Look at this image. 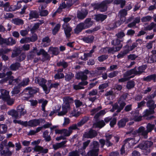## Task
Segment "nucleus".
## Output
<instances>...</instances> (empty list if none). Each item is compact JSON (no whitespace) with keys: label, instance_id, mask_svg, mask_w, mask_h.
<instances>
[{"label":"nucleus","instance_id":"30","mask_svg":"<svg viewBox=\"0 0 156 156\" xmlns=\"http://www.w3.org/2000/svg\"><path fill=\"white\" fill-rule=\"evenodd\" d=\"M8 129L7 125L5 124H0V134H4L5 133Z\"/></svg>","mask_w":156,"mask_h":156},{"label":"nucleus","instance_id":"26","mask_svg":"<svg viewBox=\"0 0 156 156\" xmlns=\"http://www.w3.org/2000/svg\"><path fill=\"white\" fill-rule=\"evenodd\" d=\"M12 23L16 25H22L24 23L23 20L20 18H16L13 19L12 20Z\"/></svg>","mask_w":156,"mask_h":156},{"label":"nucleus","instance_id":"48","mask_svg":"<svg viewBox=\"0 0 156 156\" xmlns=\"http://www.w3.org/2000/svg\"><path fill=\"white\" fill-rule=\"evenodd\" d=\"M108 57V55H102L98 57V60L100 62H102L107 59Z\"/></svg>","mask_w":156,"mask_h":156},{"label":"nucleus","instance_id":"1","mask_svg":"<svg viewBox=\"0 0 156 156\" xmlns=\"http://www.w3.org/2000/svg\"><path fill=\"white\" fill-rule=\"evenodd\" d=\"M111 2L110 0H105L100 3H92V6L94 10H97L102 12H105L107 10L108 5Z\"/></svg>","mask_w":156,"mask_h":156},{"label":"nucleus","instance_id":"4","mask_svg":"<svg viewBox=\"0 0 156 156\" xmlns=\"http://www.w3.org/2000/svg\"><path fill=\"white\" fill-rule=\"evenodd\" d=\"M26 89L28 93L25 94L24 98V100L27 101H28L30 98L34 97V94L39 91V89L35 87H28L26 88Z\"/></svg>","mask_w":156,"mask_h":156},{"label":"nucleus","instance_id":"22","mask_svg":"<svg viewBox=\"0 0 156 156\" xmlns=\"http://www.w3.org/2000/svg\"><path fill=\"white\" fill-rule=\"evenodd\" d=\"M48 52H51L52 54L54 55H57L59 53L58 48L57 47H50L48 50Z\"/></svg>","mask_w":156,"mask_h":156},{"label":"nucleus","instance_id":"28","mask_svg":"<svg viewBox=\"0 0 156 156\" xmlns=\"http://www.w3.org/2000/svg\"><path fill=\"white\" fill-rule=\"evenodd\" d=\"M95 125L96 127L101 129L105 126L106 124L103 120H101L96 121Z\"/></svg>","mask_w":156,"mask_h":156},{"label":"nucleus","instance_id":"45","mask_svg":"<svg viewBox=\"0 0 156 156\" xmlns=\"http://www.w3.org/2000/svg\"><path fill=\"white\" fill-rule=\"evenodd\" d=\"M40 27V24L37 23L34 24L33 27L30 29V31L32 34H33L35 32V30L37 29Z\"/></svg>","mask_w":156,"mask_h":156},{"label":"nucleus","instance_id":"12","mask_svg":"<svg viewBox=\"0 0 156 156\" xmlns=\"http://www.w3.org/2000/svg\"><path fill=\"white\" fill-rule=\"evenodd\" d=\"M125 143L126 146H128V148H132L134 145L136 144V142H135L134 139L133 138H128L125 140L124 141Z\"/></svg>","mask_w":156,"mask_h":156},{"label":"nucleus","instance_id":"47","mask_svg":"<svg viewBox=\"0 0 156 156\" xmlns=\"http://www.w3.org/2000/svg\"><path fill=\"white\" fill-rule=\"evenodd\" d=\"M156 26V23L155 24L154 22L151 23L149 25L145 27L144 28L145 30H151Z\"/></svg>","mask_w":156,"mask_h":156},{"label":"nucleus","instance_id":"14","mask_svg":"<svg viewBox=\"0 0 156 156\" xmlns=\"http://www.w3.org/2000/svg\"><path fill=\"white\" fill-rule=\"evenodd\" d=\"M107 15L103 14H98L94 15V19L97 22L101 21L102 22L105 20L107 17Z\"/></svg>","mask_w":156,"mask_h":156},{"label":"nucleus","instance_id":"38","mask_svg":"<svg viewBox=\"0 0 156 156\" xmlns=\"http://www.w3.org/2000/svg\"><path fill=\"white\" fill-rule=\"evenodd\" d=\"M2 97L3 100L5 99L6 97H9L10 96L9 95V92L7 90L2 89L1 91Z\"/></svg>","mask_w":156,"mask_h":156},{"label":"nucleus","instance_id":"42","mask_svg":"<svg viewBox=\"0 0 156 156\" xmlns=\"http://www.w3.org/2000/svg\"><path fill=\"white\" fill-rule=\"evenodd\" d=\"M61 27L59 23L57 24L52 30V34L54 35H55L59 31Z\"/></svg>","mask_w":156,"mask_h":156},{"label":"nucleus","instance_id":"17","mask_svg":"<svg viewBox=\"0 0 156 156\" xmlns=\"http://www.w3.org/2000/svg\"><path fill=\"white\" fill-rule=\"evenodd\" d=\"M143 80L147 82H150L152 81L154 82H156L155 74H153L147 76L146 77H144Z\"/></svg>","mask_w":156,"mask_h":156},{"label":"nucleus","instance_id":"35","mask_svg":"<svg viewBox=\"0 0 156 156\" xmlns=\"http://www.w3.org/2000/svg\"><path fill=\"white\" fill-rule=\"evenodd\" d=\"M8 114L10 115H11L12 117H14L15 118H17L18 116V113L17 111L14 109H12L8 112Z\"/></svg>","mask_w":156,"mask_h":156},{"label":"nucleus","instance_id":"39","mask_svg":"<svg viewBox=\"0 0 156 156\" xmlns=\"http://www.w3.org/2000/svg\"><path fill=\"white\" fill-rule=\"evenodd\" d=\"M42 41L43 43L46 42V44H44L43 45V46L45 47H47V46L49 44L51 41V40L49 37L46 36L42 39Z\"/></svg>","mask_w":156,"mask_h":156},{"label":"nucleus","instance_id":"32","mask_svg":"<svg viewBox=\"0 0 156 156\" xmlns=\"http://www.w3.org/2000/svg\"><path fill=\"white\" fill-rule=\"evenodd\" d=\"M99 151L91 149L86 154V156H98Z\"/></svg>","mask_w":156,"mask_h":156},{"label":"nucleus","instance_id":"62","mask_svg":"<svg viewBox=\"0 0 156 156\" xmlns=\"http://www.w3.org/2000/svg\"><path fill=\"white\" fill-rule=\"evenodd\" d=\"M29 81L30 80L29 78H25L23 80L22 82L20 83L23 85V87H25L28 84Z\"/></svg>","mask_w":156,"mask_h":156},{"label":"nucleus","instance_id":"29","mask_svg":"<svg viewBox=\"0 0 156 156\" xmlns=\"http://www.w3.org/2000/svg\"><path fill=\"white\" fill-rule=\"evenodd\" d=\"M6 42L5 43L7 45L12 46L16 43V40L12 37H9L8 39L5 38Z\"/></svg>","mask_w":156,"mask_h":156},{"label":"nucleus","instance_id":"5","mask_svg":"<svg viewBox=\"0 0 156 156\" xmlns=\"http://www.w3.org/2000/svg\"><path fill=\"white\" fill-rule=\"evenodd\" d=\"M44 121L45 122V120L44 119H31L27 121V125L28 126L30 127H35L37 126L40 125L41 123H42Z\"/></svg>","mask_w":156,"mask_h":156},{"label":"nucleus","instance_id":"57","mask_svg":"<svg viewBox=\"0 0 156 156\" xmlns=\"http://www.w3.org/2000/svg\"><path fill=\"white\" fill-rule=\"evenodd\" d=\"M152 18V17L150 16H147L143 17L141 19V21L144 22H147L151 20Z\"/></svg>","mask_w":156,"mask_h":156},{"label":"nucleus","instance_id":"27","mask_svg":"<svg viewBox=\"0 0 156 156\" xmlns=\"http://www.w3.org/2000/svg\"><path fill=\"white\" fill-rule=\"evenodd\" d=\"M147 105L149 107V109L154 110L156 107V105L152 100H149L147 102Z\"/></svg>","mask_w":156,"mask_h":156},{"label":"nucleus","instance_id":"41","mask_svg":"<svg viewBox=\"0 0 156 156\" xmlns=\"http://www.w3.org/2000/svg\"><path fill=\"white\" fill-rule=\"evenodd\" d=\"M74 74L72 73L69 72L66 74L65 76H64L65 80L66 81H69L73 77Z\"/></svg>","mask_w":156,"mask_h":156},{"label":"nucleus","instance_id":"2","mask_svg":"<svg viewBox=\"0 0 156 156\" xmlns=\"http://www.w3.org/2000/svg\"><path fill=\"white\" fill-rule=\"evenodd\" d=\"M153 144V143L151 141L144 140L137 146V148H139L142 150L144 154L147 155L150 153V148Z\"/></svg>","mask_w":156,"mask_h":156},{"label":"nucleus","instance_id":"52","mask_svg":"<svg viewBox=\"0 0 156 156\" xmlns=\"http://www.w3.org/2000/svg\"><path fill=\"white\" fill-rule=\"evenodd\" d=\"M155 125L148 123L147 126V130L148 132H151L155 128Z\"/></svg>","mask_w":156,"mask_h":156},{"label":"nucleus","instance_id":"36","mask_svg":"<svg viewBox=\"0 0 156 156\" xmlns=\"http://www.w3.org/2000/svg\"><path fill=\"white\" fill-rule=\"evenodd\" d=\"M147 67L146 65H142L139 66L138 68V71H137V75H140L143 73L144 72V71Z\"/></svg>","mask_w":156,"mask_h":156},{"label":"nucleus","instance_id":"6","mask_svg":"<svg viewBox=\"0 0 156 156\" xmlns=\"http://www.w3.org/2000/svg\"><path fill=\"white\" fill-rule=\"evenodd\" d=\"M62 27L64 30L66 38L69 39L71 36V32L72 30V28L70 26L69 24H62Z\"/></svg>","mask_w":156,"mask_h":156},{"label":"nucleus","instance_id":"61","mask_svg":"<svg viewBox=\"0 0 156 156\" xmlns=\"http://www.w3.org/2000/svg\"><path fill=\"white\" fill-rule=\"evenodd\" d=\"M47 82V80L43 78H42L39 83V85L42 87L43 89L46 86V83Z\"/></svg>","mask_w":156,"mask_h":156},{"label":"nucleus","instance_id":"24","mask_svg":"<svg viewBox=\"0 0 156 156\" xmlns=\"http://www.w3.org/2000/svg\"><path fill=\"white\" fill-rule=\"evenodd\" d=\"M94 37L93 36L84 37L82 38V40L84 42L87 43H91L93 42Z\"/></svg>","mask_w":156,"mask_h":156},{"label":"nucleus","instance_id":"46","mask_svg":"<svg viewBox=\"0 0 156 156\" xmlns=\"http://www.w3.org/2000/svg\"><path fill=\"white\" fill-rule=\"evenodd\" d=\"M13 122L15 123H17L19 124H20L25 127H27V121H23L21 120H14Z\"/></svg>","mask_w":156,"mask_h":156},{"label":"nucleus","instance_id":"19","mask_svg":"<svg viewBox=\"0 0 156 156\" xmlns=\"http://www.w3.org/2000/svg\"><path fill=\"white\" fill-rule=\"evenodd\" d=\"M136 67L135 66L134 69L127 71L123 74V77H129L130 76L133 74L136 75Z\"/></svg>","mask_w":156,"mask_h":156},{"label":"nucleus","instance_id":"40","mask_svg":"<svg viewBox=\"0 0 156 156\" xmlns=\"http://www.w3.org/2000/svg\"><path fill=\"white\" fill-rule=\"evenodd\" d=\"M57 65L58 67L62 66L64 69L66 68L68 66V64L66 62H65L64 60L62 61H60L57 63Z\"/></svg>","mask_w":156,"mask_h":156},{"label":"nucleus","instance_id":"18","mask_svg":"<svg viewBox=\"0 0 156 156\" xmlns=\"http://www.w3.org/2000/svg\"><path fill=\"white\" fill-rule=\"evenodd\" d=\"M85 29L90 27L93 24V22L91 21V19L90 18H87L83 22H82Z\"/></svg>","mask_w":156,"mask_h":156},{"label":"nucleus","instance_id":"53","mask_svg":"<svg viewBox=\"0 0 156 156\" xmlns=\"http://www.w3.org/2000/svg\"><path fill=\"white\" fill-rule=\"evenodd\" d=\"M54 78L55 80H58L62 79L64 77V75L62 73H57L54 76Z\"/></svg>","mask_w":156,"mask_h":156},{"label":"nucleus","instance_id":"21","mask_svg":"<svg viewBox=\"0 0 156 156\" xmlns=\"http://www.w3.org/2000/svg\"><path fill=\"white\" fill-rule=\"evenodd\" d=\"M67 142L66 140H65L60 143H56L55 144L53 145V148L54 150H56L60 148L63 147Z\"/></svg>","mask_w":156,"mask_h":156},{"label":"nucleus","instance_id":"58","mask_svg":"<svg viewBox=\"0 0 156 156\" xmlns=\"http://www.w3.org/2000/svg\"><path fill=\"white\" fill-rule=\"evenodd\" d=\"M52 88V87L50 84L48 87L47 85L45 86V87L43 89V90L46 94H48L50 92Z\"/></svg>","mask_w":156,"mask_h":156},{"label":"nucleus","instance_id":"63","mask_svg":"<svg viewBox=\"0 0 156 156\" xmlns=\"http://www.w3.org/2000/svg\"><path fill=\"white\" fill-rule=\"evenodd\" d=\"M123 48H124V50L123 51L124 52L126 53V54L129 53L130 51V46L128 44H126V45L124 46Z\"/></svg>","mask_w":156,"mask_h":156},{"label":"nucleus","instance_id":"55","mask_svg":"<svg viewBox=\"0 0 156 156\" xmlns=\"http://www.w3.org/2000/svg\"><path fill=\"white\" fill-rule=\"evenodd\" d=\"M117 122V118H112V119L110 121L109 125L111 127H113Z\"/></svg>","mask_w":156,"mask_h":156},{"label":"nucleus","instance_id":"49","mask_svg":"<svg viewBox=\"0 0 156 156\" xmlns=\"http://www.w3.org/2000/svg\"><path fill=\"white\" fill-rule=\"evenodd\" d=\"M106 49H108V54H110L111 53L114 54L115 52L117 51H116L115 48L114 47H106L104 48V49L106 50Z\"/></svg>","mask_w":156,"mask_h":156},{"label":"nucleus","instance_id":"9","mask_svg":"<svg viewBox=\"0 0 156 156\" xmlns=\"http://www.w3.org/2000/svg\"><path fill=\"white\" fill-rule=\"evenodd\" d=\"M37 55L38 56L42 55L43 58L42 59V61L46 60H49L50 59V55L43 49H41L39 51L37 52Z\"/></svg>","mask_w":156,"mask_h":156},{"label":"nucleus","instance_id":"16","mask_svg":"<svg viewBox=\"0 0 156 156\" xmlns=\"http://www.w3.org/2000/svg\"><path fill=\"white\" fill-rule=\"evenodd\" d=\"M129 121L128 118H123L119 120L117 123V125L119 129L122 128L125 126L126 123Z\"/></svg>","mask_w":156,"mask_h":156},{"label":"nucleus","instance_id":"15","mask_svg":"<svg viewBox=\"0 0 156 156\" xmlns=\"http://www.w3.org/2000/svg\"><path fill=\"white\" fill-rule=\"evenodd\" d=\"M84 29H85V28L84 27L83 23L81 22L80 23L77 25L74 29V33L76 34H78Z\"/></svg>","mask_w":156,"mask_h":156},{"label":"nucleus","instance_id":"31","mask_svg":"<svg viewBox=\"0 0 156 156\" xmlns=\"http://www.w3.org/2000/svg\"><path fill=\"white\" fill-rule=\"evenodd\" d=\"M21 51L22 50L20 48H16L13 50V52L12 53L11 57L12 58H15L18 56L21 53Z\"/></svg>","mask_w":156,"mask_h":156},{"label":"nucleus","instance_id":"37","mask_svg":"<svg viewBox=\"0 0 156 156\" xmlns=\"http://www.w3.org/2000/svg\"><path fill=\"white\" fill-rule=\"evenodd\" d=\"M17 112L19 113L20 115H24L27 112L24 109V107L21 106H19L17 108Z\"/></svg>","mask_w":156,"mask_h":156},{"label":"nucleus","instance_id":"44","mask_svg":"<svg viewBox=\"0 0 156 156\" xmlns=\"http://www.w3.org/2000/svg\"><path fill=\"white\" fill-rule=\"evenodd\" d=\"M5 99L3 100L7 102V104L9 106L12 105L14 103V100L12 98H11L10 97H6Z\"/></svg>","mask_w":156,"mask_h":156},{"label":"nucleus","instance_id":"23","mask_svg":"<svg viewBox=\"0 0 156 156\" xmlns=\"http://www.w3.org/2000/svg\"><path fill=\"white\" fill-rule=\"evenodd\" d=\"M39 17V15L36 10H31L29 14V20L33 18L37 19Z\"/></svg>","mask_w":156,"mask_h":156},{"label":"nucleus","instance_id":"3","mask_svg":"<svg viewBox=\"0 0 156 156\" xmlns=\"http://www.w3.org/2000/svg\"><path fill=\"white\" fill-rule=\"evenodd\" d=\"M73 100L72 98L69 97H66L65 98V104L62 106V111L58 113V115L59 116H63L65 115L68 112V109L70 108L69 101L73 102Z\"/></svg>","mask_w":156,"mask_h":156},{"label":"nucleus","instance_id":"51","mask_svg":"<svg viewBox=\"0 0 156 156\" xmlns=\"http://www.w3.org/2000/svg\"><path fill=\"white\" fill-rule=\"evenodd\" d=\"M99 145L98 142L96 141H94L93 142V146L91 149L99 151Z\"/></svg>","mask_w":156,"mask_h":156},{"label":"nucleus","instance_id":"20","mask_svg":"<svg viewBox=\"0 0 156 156\" xmlns=\"http://www.w3.org/2000/svg\"><path fill=\"white\" fill-rule=\"evenodd\" d=\"M87 76L84 74L83 72L80 71L76 73V78L78 80H86L87 79Z\"/></svg>","mask_w":156,"mask_h":156},{"label":"nucleus","instance_id":"64","mask_svg":"<svg viewBox=\"0 0 156 156\" xmlns=\"http://www.w3.org/2000/svg\"><path fill=\"white\" fill-rule=\"evenodd\" d=\"M109 85L108 83H104L99 85L98 89L99 90L104 89L108 87Z\"/></svg>","mask_w":156,"mask_h":156},{"label":"nucleus","instance_id":"13","mask_svg":"<svg viewBox=\"0 0 156 156\" xmlns=\"http://www.w3.org/2000/svg\"><path fill=\"white\" fill-rule=\"evenodd\" d=\"M34 151L36 152H38V153H43L45 154L48 153V149L47 148L44 149L43 147L39 146L36 145L34 148Z\"/></svg>","mask_w":156,"mask_h":156},{"label":"nucleus","instance_id":"59","mask_svg":"<svg viewBox=\"0 0 156 156\" xmlns=\"http://www.w3.org/2000/svg\"><path fill=\"white\" fill-rule=\"evenodd\" d=\"M79 151L77 150H76L69 152L68 156H79Z\"/></svg>","mask_w":156,"mask_h":156},{"label":"nucleus","instance_id":"56","mask_svg":"<svg viewBox=\"0 0 156 156\" xmlns=\"http://www.w3.org/2000/svg\"><path fill=\"white\" fill-rule=\"evenodd\" d=\"M134 86V83L133 81H130L128 82L126 84V87L129 89L133 88Z\"/></svg>","mask_w":156,"mask_h":156},{"label":"nucleus","instance_id":"25","mask_svg":"<svg viewBox=\"0 0 156 156\" xmlns=\"http://www.w3.org/2000/svg\"><path fill=\"white\" fill-rule=\"evenodd\" d=\"M21 64L20 63L16 62L11 65L9 66L10 69L12 71H16L20 67Z\"/></svg>","mask_w":156,"mask_h":156},{"label":"nucleus","instance_id":"8","mask_svg":"<svg viewBox=\"0 0 156 156\" xmlns=\"http://www.w3.org/2000/svg\"><path fill=\"white\" fill-rule=\"evenodd\" d=\"M98 135L97 132L91 129L88 131L85 132L83 134V137L84 138H93Z\"/></svg>","mask_w":156,"mask_h":156},{"label":"nucleus","instance_id":"10","mask_svg":"<svg viewBox=\"0 0 156 156\" xmlns=\"http://www.w3.org/2000/svg\"><path fill=\"white\" fill-rule=\"evenodd\" d=\"M122 42L119 39L117 38L115 40H112L111 41V44L114 46H116L115 49L116 51H119L122 47V44L121 43Z\"/></svg>","mask_w":156,"mask_h":156},{"label":"nucleus","instance_id":"11","mask_svg":"<svg viewBox=\"0 0 156 156\" xmlns=\"http://www.w3.org/2000/svg\"><path fill=\"white\" fill-rule=\"evenodd\" d=\"M87 10L85 9H82L81 11H78L77 13V17L80 20L84 19L88 14Z\"/></svg>","mask_w":156,"mask_h":156},{"label":"nucleus","instance_id":"54","mask_svg":"<svg viewBox=\"0 0 156 156\" xmlns=\"http://www.w3.org/2000/svg\"><path fill=\"white\" fill-rule=\"evenodd\" d=\"M20 55L18 56V57H17V60L18 61L21 62L24 59H25L26 57V55L25 54L23 53L20 54Z\"/></svg>","mask_w":156,"mask_h":156},{"label":"nucleus","instance_id":"7","mask_svg":"<svg viewBox=\"0 0 156 156\" xmlns=\"http://www.w3.org/2000/svg\"><path fill=\"white\" fill-rule=\"evenodd\" d=\"M154 110L152 109H146L143 114L142 116L144 118L147 120H151L155 118L153 115H151V114H154Z\"/></svg>","mask_w":156,"mask_h":156},{"label":"nucleus","instance_id":"33","mask_svg":"<svg viewBox=\"0 0 156 156\" xmlns=\"http://www.w3.org/2000/svg\"><path fill=\"white\" fill-rule=\"evenodd\" d=\"M49 132L48 130H45L43 133L42 136L45 139L46 142H49L51 140V137L48 135Z\"/></svg>","mask_w":156,"mask_h":156},{"label":"nucleus","instance_id":"43","mask_svg":"<svg viewBox=\"0 0 156 156\" xmlns=\"http://www.w3.org/2000/svg\"><path fill=\"white\" fill-rule=\"evenodd\" d=\"M32 36L30 37H27V40L30 41L34 42L37 39V36L35 33L32 34Z\"/></svg>","mask_w":156,"mask_h":156},{"label":"nucleus","instance_id":"60","mask_svg":"<svg viewBox=\"0 0 156 156\" xmlns=\"http://www.w3.org/2000/svg\"><path fill=\"white\" fill-rule=\"evenodd\" d=\"M71 132L70 131H68L67 129H63L62 133H63V136H69L71 133Z\"/></svg>","mask_w":156,"mask_h":156},{"label":"nucleus","instance_id":"50","mask_svg":"<svg viewBox=\"0 0 156 156\" xmlns=\"http://www.w3.org/2000/svg\"><path fill=\"white\" fill-rule=\"evenodd\" d=\"M134 75L131 76L129 77H124L123 78H120L119 79L118 81L119 82L122 83L127 81L130 80V79L134 77Z\"/></svg>","mask_w":156,"mask_h":156},{"label":"nucleus","instance_id":"34","mask_svg":"<svg viewBox=\"0 0 156 156\" xmlns=\"http://www.w3.org/2000/svg\"><path fill=\"white\" fill-rule=\"evenodd\" d=\"M6 150H2L1 152V154L2 156H11L12 153L9 151L8 148H5Z\"/></svg>","mask_w":156,"mask_h":156}]
</instances>
